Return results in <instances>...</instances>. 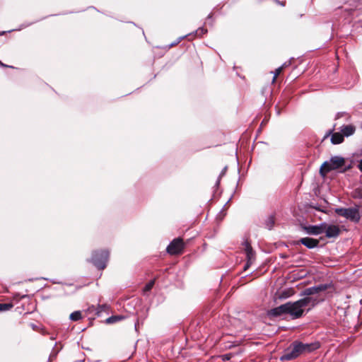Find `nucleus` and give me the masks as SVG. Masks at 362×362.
Instances as JSON below:
<instances>
[{
  "instance_id": "a878e982",
  "label": "nucleus",
  "mask_w": 362,
  "mask_h": 362,
  "mask_svg": "<svg viewBox=\"0 0 362 362\" xmlns=\"http://www.w3.org/2000/svg\"><path fill=\"white\" fill-rule=\"evenodd\" d=\"M361 127H362V123H361Z\"/></svg>"
},
{
  "instance_id": "4468645a",
  "label": "nucleus",
  "mask_w": 362,
  "mask_h": 362,
  "mask_svg": "<svg viewBox=\"0 0 362 362\" xmlns=\"http://www.w3.org/2000/svg\"><path fill=\"white\" fill-rule=\"evenodd\" d=\"M344 136L341 132L333 133L331 137V142L333 144H339L344 141Z\"/></svg>"
},
{
  "instance_id": "9b49d317",
  "label": "nucleus",
  "mask_w": 362,
  "mask_h": 362,
  "mask_svg": "<svg viewBox=\"0 0 362 362\" xmlns=\"http://www.w3.org/2000/svg\"><path fill=\"white\" fill-rule=\"evenodd\" d=\"M298 243H301L309 249L317 247L319 244V240L311 238H302L298 240Z\"/></svg>"
},
{
  "instance_id": "f3484780",
  "label": "nucleus",
  "mask_w": 362,
  "mask_h": 362,
  "mask_svg": "<svg viewBox=\"0 0 362 362\" xmlns=\"http://www.w3.org/2000/svg\"><path fill=\"white\" fill-rule=\"evenodd\" d=\"M13 306L12 303H0V312L9 310Z\"/></svg>"
},
{
  "instance_id": "5701e85b",
  "label": "nucleus",
  "mask_w": 362,
  "mask_h": 362,
  "mask_svg": "<svg viewBox=\"0 0 362 362\" xmlns=\"http://www.w3.org/2000/svg\"><path fill=\"white\" fill-rule=\"evenodd\" d=\"M276 3L281 6H284L286 5V1H280L279 0H275Z\"/></svg>"
},
{
  "instance_id": "1a4fd4ad",
  "label": "nucleus",
  "mask_w": 362,
  "mask_h": 362,
  "mask_svg": "<svg viewBox=\"0 0 362 362\" xmlns=\"http://www.w3.org/2000/svg\"><path fill=\"white\" fill-rule=\"evenodd\" d=\"M285 314L288 315L287 303L276 307L269 312V315L273 317H279Z\"/></svg>"
},
{
  "instance_id": "393cba45",
  "label": "nucleus",
  "mask_w": 362,
  "mask_h": 362,
  "mask_svg": "<svg viewBox=\"0 0 362 362\" xmlns=\"http://www.w3.org/2000/svg\"><path fill=\"white\" fill-rule=\"evenodd\" d=\"M0 66H4V67L7 66L6 64H3L1 62H0Z\"/></svg>"
},
{
  "instance_id": "0eeeda50",
  "label": "nucleus",
  "mask_w": 362,
  "mask_h": 362,
  "mask_svg": "<svg viewBox=\"0 0 362 362\" xmlns=\"http://www.w3.org/2000/svg\"><path fill=\"white\" fill-rule=\"evenodd\" d=\"M185 244L182 238L174 239L167 247V252L170 255H178L182 252Z\"/></svg>"
},
{
  "instance_id": "b1692460",
  "label": "nucleus",
  "mask_w": 362,
  "mask_h": 362,
  "mask_svg": "<svg viewBox=\"0 0 362 362\" xmlns=\"http://www.w3.org/2000/svg\"><path fill=\"white\" fill-rule=\"evenodd\" d=\"M358 167L359 170L362 172V159L359 161Z\"/></svg>"
},
{
  "instance_id": "39448f33",
  "label": "nucleus",
  "mask_w": 362,
  "mask_h": 362,
  "mask_svg": "<svg viewBox=\"0 0 362 362\" xmlns=\"http://www.w3.org/2000/svg\"><path fill=\"white\" fill-rule=\"evenodd\" d=\"M334 211L337 215L356 223L358 222L361 218L359 210L357 207L337 208Z\"/></svg>"
},
{
  "instance_id": "f03ea898",
  "label": "nucleus",
  "mask_w": 362,
  "mask_h": 362,
  "mask_svg": "<svg viewBox=\"0 0 362 362\" xmlns=\"http://www.w3.org/2000/svg\"><path fill=\"white\" fill-rule=\"evenodd\" d=\"M329 287V284H320L316 286L305 288L302 293V296H305V297L300 299L305 308H306L307 307H309L308 310H310L320 302L323 301L324 297L314 296L320 293V292L325 291Z\"/></svg>"
},
{
  "instance_id": "a211bd4d",
  "label": "nucleus",
  "mask_w": 362,
  "mask_h": 362,
  "mask_svg": "<svg viewBox=\"0 0 362 362\" xmlns=\"http://www.w3.org/2000/svg\"><path fill=\"white\" fill-rule=\"evenodd\" d=\"M267 227L269 229H272L274 225V218L273 216H270L268 217L267 221L266 222Z\"/></svg>"
},
{
  "instance_id": "7ed1b4c3",
  "label": "nucleus",
  "mask_w": 362,
  "mask_h": 362,
  "mask_svg": "<svg viewBox=\"0 0 362 362\" xmlns=\"http://www.w3.org/2000/svg\"><path fill=\"white\" fill-rule=\"evenodd\" d=\"M345 164V160L341 156H333L329 161L325 162L320 167V173L322 177H325L327 174L334 170H337Z\"/></svg>"
},
{
  "instance_id": "423d86ee",
  "label": "nucleus",
  "mask_w": 362,
  "mask_h": 362,
  "mask_svg": "<svg viewBox=\"0 0 362 362\" xmlns=\"http://www.w3.org/2000/svg\"><path fill=\"white\" fill-rule=\"evenodd\" d=\"M109 257V252L106 250L95 252L92 256V262L99 269H104Z\"/></svg>"
},
{
  "instance_id": "6e6552de",
  "label": "nucleus",
  "mask_w": 362,
  "mask_h": 362,
  "mask_svg": "<svg viewBox=\"0 0 362 362\" xmlns=\"http://www.w3.org/2000/svg\"><path fill=\"white\" fill-rule=\"evenodd\" d=\"M323 233H325L327 238H336L340 233V229L338 226L329 225L326 223H322Z\"/></svg>"
},
{
  "instance_id": "aec40b11",
  "label": "nucleus",
  "mask_w": 362,
  "mask_h": 362,
  "mask_svg": "<svg viewBox=\"0 0 362 362\" xmlns=\"http://www.w3.org/2000/svg\"><path fill=\"white\" fill-rule=\"evenodd\" d=\"M109 307L107 305H99L97 308V314L99 315L102 312L107 310Z\"/></svg>"
},
{
  "instance_id": "20e7f679",
  "label": "nucleus",
  "mask_w": 362,
  "mask_h": 362,
  "mask_svg": "<svg viewBox=\"0 0 362 362\" xmlns=\"http://www.w3.org/2000/svg\"><path fill=\"white\" fill-rule=\"evenodd\" d=\"M287 310L288 315L292 319H298L303 316L305 308L300 299L294 302H287Z\"/></svg>"
},
{
  "instance_id": "2eb2a0df",
  "label": "nucleus",
  "mask_w": 362,
  "mask_h": 362,
  "mask_svg": "<svg viewBox=\"0 0 362 362\" xmlns=\"http://www.w3.org/2000/svg\"><path fill=\"white\" fill-rule=\"evenodd\" d=\"M122 319H124V317L122 315H113L106 319L105 321L107 324H112L119 322Z\"/></svg>"
},
{
  "instance_id": "dca6fc26",
  "label": "nucleus",
  "mask_w": 362,
  "mask_h": 362,
  "mask_svg": "<svg viewBox=\"0 0 362 362\" xmlns=\"http://www.w3.org/2000/svg\"><path fill=\"white\" fill-rule=\"evenodd\" d=\"M82 315L80 311H75L70 315V319L72 321H78L81 319Z\"/></svg>"
},
{
  "instance_id": "f8f14e48",
  "label": "nucleus",
  "mask_w": 362,
  "mask_h": 362,
  "mask_svg": "<svg viewBox=\"0 0 362 362\" xmlns=\"http://www.w3.org/2000/svg\"><path fill=\"white\" fill-rule=\"evenodd\" d=\"M305 232L310 235H320L323 233L322 223L317 226H309L304 228Z\"/></svg>"
},
{
  "instance_id": "f257e3e1",
  "label": "nucleus",
  "mask_w": 362,
  "mask_h": 362,
  "mask_svg": "<svg viewBox=\"0 0 362 362\" xmlns=\"http://www.w3.org/2000/svg\"><path fill=\"white\" fill-rule=\"evenodd\" d=\"M320 344L317 342L310 344H303L298 341H293L289 347L285 350L284 354L281 356V361H291L296 358L300 355L305 353H310L317 349Z\"/></svg>"
},
{
  "instance_id": "ddd939ff",
  "label": "nucleus",
  "mask_w": 362,
  "mask_h": 362,
  "mask_svg": "<svg viewBox=\"0 0 362 362\" xmlns=\"http://www.w3.org/2000/svg\"><path fill=\"white\" fill-rule=\"evenodd\" d=\"M356 128L352 124L344 125L341 127V133L344 136H349L354 134Z\"/></svg>"
},
{
  "instance_id": "9d476101",
  "label": "nucleus",
  "mask_w": 362,
  "mask_h": 362,
  "mask_svg": "<svg viewBox=\"0 0 362 362\" xmlns=\"http://www.w3.org/2000/svg\"><path fill=\"white\" fill-rule=\"evenodd\" d=\"M244 247H245L244 248H245L246 257H247V264L245 266V270H246L247 268L252 263V262L254 260V259H255V253H254V252L252 250V247H251V245H250L249 243L245 242L244 243Z\"/></svg>"
},
{
  "instance_id": "412c9836",
  "label": "nucleus",
  "mask_w": 362,
  "mask_h": 362,
  "mask_svg": "<svg viewBox=\"0 0 362 362\" xmlns=\"http://www.w3.org/2000/svg\"><path fill=\"white\" fill-rule=\"evenodd\" d=\"M283 70V66H280L277 68L274 71V75L272 79V82L274 83L276 80L277 76L281 73Z\"/></svg>"
},
{
  "instance_id": "4be33fe9",
  "label": "nucleus",
  "mask_w": 362,
  "mask_h": 362,
  "mask_svg": "<svg viewBox=\"0 0 362 362\" xmlns=\"http://www.w3.org/2000/svg\"><path fill=\"white\" fill-rule=\"evenodd\" d=\"M207 32V30L203 28H199L197 31H196V34L197 35H199V36H202L204 34H205Z\"/></svg>"
},
{
  "instance_id": "6ab92c4d",
  "label": "nucleus",
  "mask_w": 362,
  "mask_h": 362,
  "mask_svg": "<svg viewBox=\"0 0 362 362\" xmlns=\"http://www.w3.org/2000/svg\"><path fill=\"white\" fill-rule=\"evenodd\" d=\"M154 280L149 281L144 288V292H148L151 290L154 285Z\"/></svg>"
}]
</instances>
